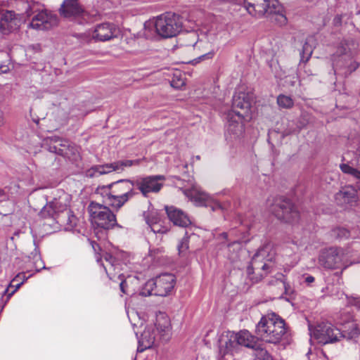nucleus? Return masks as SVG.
Wrapping results in <instances>:
<instances>
[{
	"label": "nucleus",
	"mask_w": 360,
	"mask_h": 360,
	"mask_svg": "<svg viewBox=\"0 0 360 360\" xmlns=\"http://www.w3.org/2000/svg\"><path fill=\"white\" fill-rule=\"evenodd\" d=\"M256 334L266 342L278 344L288 338V329L284 319L271 312L261 318L256 326Z\"/></svg>",
	"instance_id": "1"
},
{
	"label": "nucleus",
	"mask_w": 360,
	"mask_h": 360,
	"mask_svg": "<svg viewBox=\"0 0 360 360\" xmlns=\"http://www.w3.org/2000/svg\"><path fill=\"white\" fill-rule=\"evenodd\" d=\"M248 13L253 17L266 15L279 25L287 22L284 9L277 0H237Z\"/></svg>",
	"instance_id": "2"
},
{
	"label": "nucleus",
	"mask_w": 360,
	"mask_h": 360,
	"mask_svg": "<svg viewBox=\"0 0 360 360\" xmlns=\"http://www.w3.org/2000/svg\"><path fill=\"white\" fill-rule=\"evenodd\" d=\"M146 30L154 27L158 35L162 38L176 36L182 30L179 17L174 13H166L144 24Z\"/></svg>",
	"instance_id": "3"
},
{
	"label": "nucleus",
	"mask_w": 360,
	"mask_h": 360,
	"mask_svg": "<svg viewBox=\"0 0 360 360\" xmlns=\"http://www.w3.org/2000/svg\"><path fill=\"white\" fill-rule=\"evenodd\" d=\"M357 43L353 40H347L341 43L333 55V66L336 68L345 67L348 73L356 70L359 63L354 60V58L357 54Z\"/></svg>",
	"instance_id": "4"
},
{
	"label": "nucleus",
	"mask_w": 360,
	"mask_h": 360,
	"mask_svg": "<svg viewBox=\"0 0 360 360\" xmlns=\"http://www.w3.org/2000/svg\"><path fill=\"white\" fill-rule=\"evenodd\" d=\"M88 210L91 221L96 226L110 229L117 224L115 215L108 207L92 202L89 205Z\"/></svg>",
	"instance_id": "5"
},
{
	"label": "nucleus",
	"mask_w": 360,
	"mask_h": 360,
	"mask_svg": "<svg viewBox=\"0 0 360 360\" xmlns=\"http://www.w3.org/2000/svg\"><path fill=\"white\" fill-rule=\"evenodd\" d=\"M253 94L249 91L238 90L233 97V109L229 112H234V115L238 120L243 118L245 122L252 119Z\"/></svg>",
	"instance_id": "6"
},
{
	"label": "nucleus",
	"mask_w": 360,
	"mask_h": 360,
	"mask_svg": "<svg viewBox=\"0 0 360 360\" xmlns=\"http://www.w3.org/2000/svg\"><path fill=\"white\" fill-rule=\"evenodd\" d=\"M310 335L323 345L338 342L342 336L340 329L330 323H322L314 328H310Z\"/></svg>",
	"instance_id": "7"
},
{
	"label": "nucleus",
	"mask_w": 360,
	"mask_h": 360,
	"mask_svg": "<svg viewBox=\"0 0 360 360\" xmlns=\"http://www.w3.org/2000/svg\"><path fill=\"white\" fill-rule=\"evenodd\" d=\"M275 257V248L271 243L267 242L254 255L252 259L251 268L267 272L272 267V262Z\"/></svg>",
	"instance_id": "8"
},
{
	"label": "nucleus",
	"mask_w": 360,
	"mask_h": 360,
	"mask_svg": "<svg viewBox=\"0 0 360 360\" xmlns=\"http://www.w3.org/2000/svg\"><path fill=\"white\" fill-rule=\"evenodd\" d=\"M270 211L278 219L285 223L297 221L300 216L296 207L290 200L281 198L276 200Z\"/></svg>",
	"instance_id": "9"
},
{
	"label": "nucleus",
	"mask_w": 360,
	"mask_h": 360,
	"mask_svg": "<svg viewBox=\"0 0 360 360\" xmlns=\"http://www.w3.org/2000/svg\"><path fill=\"white\" fill-rule=\"evenodd\" d=\"M184 193L196 206L210 207L213 211L221 208V205L218 201L215 200L212 196L202 191L196 184H191L190 188L184 190Z\"/></svg>",
	"instance_id": "10"
},
{
	"label": "nucleus",
	"mask_w": 360,
	"mask_h": 360,
	"mask_svg": "<svg viewBox=\"0 0 360 360\" xmlns=\"http://www.w3.org/2000/svg\"><path fill=\"white\" fill-rule=\"evenodd\" d=\"M219 342L221 347L231 351L236 342L246 347L253 348L255 345V338L248 330H241L236 334L223 335Z\"/></svg>",
	"instance_id": "11"
},
{
	"label": "nucleus",
	"mask_w": 360,
	"mask_h": 360,
	"mask_svg": "<svg viewBox=\"0 0 360 360\" xmlns=\"http://www.w3.org/2000/svg\"><path fill=\"white\" fill-rule=\"evenodd\" d=\"M119 33V29L114 24L105 22L97 25L85 35L89 40L105 41L117 37Z\"/></svg>",
	"instance_id": "12"
},
{
	"label": "nucleus",
	"mask_w": 360,
	"mask_h": 360,
	"mask_svg": "<svg viewBox=\"0 0 360 360\" xmlns=\"http://www.w3.org/2000/svg\"><path fill=\"white\" fill-rule=\"evenodd\" d=\"M58 24V18L56 14L47 10H42L32 18L28 27L36 30H49Z\"/></svg>",
	"instance_id": "13"
},
{
	"label": "nucleus",
	"mask_w": 360,
	"mask_h": 360,
	"mask_svg": "<svg viewBox=\"0 0 360 360\" xmlns=\"http://www.w3.org/2000/svg\"><path fill=\"white\" fill-rule=\"evenodd\" d=\"M176 279L172 274H164L156 277L154 281H149L146 286L152 288L155 286V294L158 296H167L173 290Z\"/></svg>",
	"instance_id": "14"
},
{
	"label": "nucleus",
	"mask_w": 360,
	"mask_h": 360,
	"mask_svg": "<svg viewBox=\"0 0 360 360\" xmlns=\"http://www.w3.org/2000/svg\"><path fill=\"white\" fill-rule=\"evenodd\" d=\"M344 252L342 249L330 248L323 251L319 260L321 265L327 269H339L344 265Z\"/></svg>",
	"instance_id": "15"
},
{
	"label": "nucleus",
	"mask_w": 360,
	"mask_h": 360,
	"mask_svg": "<svg viewBox=\"0 0 360 360\" xmlns=\"http://www.w3.org/2000/svg\"><path fill=\"white\" fill-rule=\"evenodd\" d=\"M227 123L226 125L225 137L229 142H233L240 139L244 133V124L243 118L238 120L234 112H229L226 115Z\"/></svg>",
	"instance_id": "16"
},
{
	"label": "nucleus",
	"mask_w": 360,
	"mask_h": 360,
	"mask_svg": "<svg viewBox=\"0 0 360 360\" xmlns=\"http://www.w3.org/2000/svg\"><path fill=\"white\" fill-rule=\"evenodd\" d=\"M70 197L68 194L63 193L58 199L55 198L47 203L41 210V214L44 217H53L54 214L63 212L70 206Z\"/></svg>",
	"instance_id": "17"
},
{
	"label": "nucleus",
	"mask_w": 360,
	"mask_h": 360,
	"mask_svg": "<svg viewBox=\"0 0 360 360\" xmlns=\"http://www.w3.org/2000/svg\"><path fill=\"white\" fill-rule=\"evenodd\" d=\"M165 178L163 176H150L137 181V186L144 196L150 193H158L163 186Z\"/></svg>",
	"instance_id": "18"
},
{
	"label": "nucleus",
	"mask_w": 360,
	"mask_h": 360,
	"mask_svg": "<svg viewBox=\"0 0 360 360\" xmlns=\"http://www.w3.org/2000/svg\"><path fill=\"white\" fill-rule=\"evenodd\" d=\"M84 13V8L78 0H64L59 8L60 16L70 20L82 16Z\"/></svg>",
	"instance_id": "19"
},
{
	"label": "nucleus",
	"mask_w": 360,
	"mask_h": 360,
	"mask_svg": "<svg viewBox=\"0 0 360 360\" xmlns=\"http://www.w3.org/2000/svg\"><path fill=\"white\" fill-rule=\"evenodd\" d=\"M21 20L14 12L6 11L3 13L0 20V31L4 34H8L20 26Z\"/></svg>",
	"instance_id": "20"
},
{
	"label": "nucleus",
	"mask_w": 360,
	"mask_h": 360,
	"mask_svg": "<svg viewBox=\"0 0 360 360\" xmlns=\"http://www.w3.org/2000/svg\"><path fill=\"white\" fill-rule=\"evenodd\" d=\"M335 200L338 205L346 207L352 205L357 200V191L352 186L342 187L335 195Z\"/></svg>",
	"instance_id": "21"
},
{
	"label": "nucleus",
	"mask_w": 360,
	"mask_h": 360,
	"mask_svg": "<svg viewBox=\"0 0 360 360\" xmlns=\"http://www.w3.org/2000/svg\"><path fill=\"white\" fill-rule=\"evenodd\" d=\"M156 340V334L152 325L147 326L139 340L138 351L142 352L151 348Z\"/></svg>",
	"instance_id": "22"
},
{
	"label": "nucleus",
	"mask_w": 360,
	"mask_h": 360,
	"mask_svg": "<svg viewBox=\"0 0 360 360\" xmlns=\"http://www.w3.org/2000/svg\"><path fill=\"white\" fill-rule=\"evenodd\" d=\"M49 150L63 158H70V156L76 155L75 152L77 151V148L68 141H63L62 143L55 142L53 146H50Z\"/></svg>",
	"instance_id": "23"
},
{
	"label": "nucleus",
	"mask_w": 360,
	"mask_h": 360,
	"mask_svg": "<svg viewBox=\"0 0 360 360\" xmlns=\"http://www.w3.org/2000/svg\"><path fill=\"white\" fill-rule=\"evenodd\" d=\"M167 216L174 225L179 226H187L191 224L188 217L181 210L174 207H166Z\"/></svg>",
	"instance_id": "24"
},
{
	"label": "nucleus",
	"mask_w": 360,
	"mask_h": 360,
	"mask_svg": "<svg viewBox=\"0 0 360 360\" xmlns=\"http://www.w3.org/2000/svg\"><path fill=\"white\" fill-rule=\"evenodd\" d=\"M155 326L161 338L167 336L171 324L169 316L164 312H159L156 314Z\"/></svg>",
	"instance_id": "25"
},
{
	"label": "nucleus",
	"mask_w": 360,
	"mask_h": 360,
	"mask_svg": "<svg viewBox=\"0 0 360 360\" xmlns=\"http://www.w3.org/2000/svg\"><path fill=\"white\" fill-rule=\"evenodd\" d=\"M136 163V161L132 160H121L111 164L99 165L96 167V171L101 174H107L113 171L123 170L125 167H130Z\"/></svg>",
	"instance_id": "26"
},
{
	"label": "nucleus",
	"mask_w": 360,
	"mask_h": 360,
	"mask_svg": "<svg viewBox=\"0 0 360 360\" xmlns=\"http://www.w3.org/2000/svg\"><path fill=\"white\" fill-rule=\"evenodd\" d=\"M108 190L109 188H105V194L103 196V198L104 202L109 206L120 208L128 200L127 195H120V193H114Z\"/></svg>",
	"instance_id": "27"
},
{
	"label": "nucleus",
	"mask_w": 360,
	"mask_h": 360,
	"mask_svg": "<svg viewBox=\"0 0 360 360\" xmlns=\"http://www.w3.org/2000/svg\"><path fill=\"white\" fill-rule=\"evenodd\" d=\"M110 186L111 188V192L114 193H120V195H127V200H129V198L133 195V184L130 181L122 180L116 182Z\"/></svg>",
	"instance_id": "28"
},
{
	"label": "nucleus",
	"mask_w": 360,
	"mask_h": 360,
	"mask_svg": "<svg viewBox=\"0 0 360 360\" xmlns=\"http://www.w3.org/2000/svg\"><path fill=\"white\" fill-rule=\"evenodd\" d=\"M342 338H346L349 340H357L360 338V329L358 324L352 321L348 323L344 328Z\"/></svg>",
	"instance_id": "29"
},
{
	"label": "nucleus",
	"mask_w": 360,
	"mask_h": 360,
	"mask_svg": "<svg viewBox=\"0 0 360 360\" xmlns=\"http://www.w3.org/2000/svg\"><path fill=\"white\" fill-rule=\"evenodd\" d=\"M25 273L18 274L5 290V293H8V297L10 298L21 286V285L27 279Z\"/></svg>",
	"instance_id": "30"
},
{
	"label": "nucleus",
	"mask_w": 360,
	"mask_h": 360,
	"mask_svg": "<svg viewBox=\"0 0 360 360\" xmlns=\"http://www.w3.org/2000/svg\"><path fill=\"white\" fill-rule=\"evenodd\" d=\"M186 84L185 75L176 70L173 73V77L171 80V86L176 89H181Z\"/></svg>",
	"instance_id": "31"
},
{
	"label": "nucleus",
	"mask_w": 360,
	"mask_h": 360,
	"mask_svg": "<svg viewBox=\"0 0 360 360\" xmlns=\"http://www.w3.org/2000/svg\"><path fill=\"white\" fill-rule=\"evenodd\" d=\"M146 223L150 226L151 231L154 233H166L167 231V228L162 226L160 224V217H157L155 216V221H153L150 219V217L148 216L146 218Z\"/></svg>",
	"instance_id": "32"
},
{
	"label": "nucleus",
	"mask_w": 360,
	"mask_h": 360,
	"mask_svg": "<svg viewBox=\"0 0 360 360\" xmlns=\"http://www.w3.org/2000/svg\"><path fill=\"white\" fill-rule=\"evenodd\" d=\"M313 53V47L309 41H307L302 47L300 53V63H306L311 56Z\"/></svg>",
	"instance_id": "33"
},
{
	"label": "nucleus",
	"mask_w": 360,
	"mask_h": 360,
	"mask_svg": "<svg viewBox=\"0 0 360 360\" xmlns=\"http://www.w3.org/2000/svg\"><path fill=\"white\" fill-rule=\"evenodd\" d=\"M277 104L282 108H291L294 105V101L290 96L281 94L277 97Z\"/></svg>",
	"instance_id": "34"
},
{
	"label": "nucleus",
	"mask_w": 360,
	"mask_h": 360,
	"mask_svg": "<svg viewBox=\"0 0 360 360\" xmlns=\"http://www.w3.org/2000/svg\"><path fill=\"white\" fill-rule=\"evenodd\" d=\"M103 257H104V259L105 260V262L107 263H108V266H105L104 264H103L106 273L108 274V271L110 270V269H115L114 266H116L117 264H115V258L110 254V253H108V252H105L103 255Z\"/></svg>",
	"instance_id": "35"
},
{
	"label": "nucleus",
	"mask_w": 360,
	"mask_h": 360,
	"mask_svg": "<svg viewBox=\"0 0 360 360\" xmlns=\"http://www.w3.org/2000/svg\"><path fill=\"white\" fill-rule=\"evenodd\" d=\"M124 277V275L123 274L119 275V278L122 280L120 283V289L123 293H128V290L126 289L128 285V283L132 279L137 281V278L136 276H128L124 280H122V278Z\"/></svg>",
	"instance_id": "36"
},
{
	"label": "nucleus",
	"mask_w": 360,
	"mask_h": 360,
	"mask_svg": "<svg viewBox=\"0 0 360 360\" xmlns=\"http://www.w3.org/2000/svg\"><path fill=\"white\" fill-rule=\"evenodd\" d=\"M255 360H272L271 355L265 349H257Z\"/></svg>",
	"instance_id": "37"
},
{
	"label": "nucleus",
	"mask_w": 360,
	"mask_h": 360,
	"mask_svg": "<svg viewBox=\"0 0 360 360\" xmlns=\"http://www.w3.org/2000/svg\"><path fill=\"white\" fill-rule=\"evenodd\" d=\"M31 141L34 148H38L42 147L44 144L47 143L49 139L41 140L40 136L34 134L32 136Z\"/></svg>",
	"instance_id": "38"
},
{
	"label": "nucleus",
	"mask_w": 360,
	"mask_h": 360,
	"mask_svg": "<svg viewBox=\"0 0 360 360\" xmlns=\"http://www.w3.org/2000/svg\"><path fill=\"white\" fill-rule=\"evenodd\" d=\"M188 249V240L187 238H184L178 245L179 254H184Z\"/></svg>",
	"instance_id": "39"
},
{
	"label": "nucleus",
	"mask_w": 360,
	"mask_h": 360,
	"mask_svg": "<svg viewBox=\"0 0 360 360\" xmlns=\"http://www.w3.org/2000/svg\"><path fill=\"white\" fill-rule=\"evenodd\" d=\"M340 167L342 172H344L345 174H349L351 176H352L354 172L356 170V169L353 168L352 167L347 164H341L340 165Z\"/></svg>",
	"instance_id": "40"
},
{
	"label": "nucleus",
	"mask_w": 360,
	"mask_h": 360,
	"mask_svg": "<svg viewBox=\"0 0 360 360\" xmlns=\"http://www.w3.org/2000/svg\"><path fill=\"white\" fill-rule=\"evenodd\" d=\"M35 263H34V268L37 271H39V270L44 268V265L43 262L41 261L39 255H35Z\"/></svg>",
	"instance_id": "41"
},
{
	"label": "nucleus",
	"mask_w": 360,
	"mask_h": 360,
	"mask_svg": "<svg viewBox=\"0 0 360 360\" xmlns=\"http://www.w3.org/2000/svg\"><path fill=\"white\" fill-rule=\"evenodd\" d=\"M9 200L8 194L2 188H0V202Z\"/></svg>",
	"instance_id": "42"
},
{
	"label": "nucleus",
	"mask_w": 360,
	"mask_h": 360,
	"mask_svg": "<svg viewBox=\"0 0 360 360\" xmlns=\"http://www.w3.org/2000/svg\"><path fill=\"white\" fill-rule=\"evenodd\" d=\"M148 216L153 221H155V216L157 217H159L158 212H153V211H148L146 214H145L146 219L147 218Z\"/></svg>",
	"instance_id": "43"
},
{
	"label": "nucleus",
	"mask_w": 360,
	"mask_h": 360,
	"mask_svg": "<svg viewBox=\"0 0 360 360\" xmlns=\"http://www.w3.org/2000/svg\"><path fill=\"white\" fill-rule=\"evenodd\" d=\"M214 54V51H210L206 54L202 55L200 58L202 59H209L212 58Z\"/></svg>",
	"instance_id": "44"
},
{
	"label": "nucleus",
	"mask_w": 360,
	"mask_h": 360,
	"mask_svg": "<svg viewBox=\"0 0 360 360\" xmlns=\"http://www.w3.org/2000/svg\"><path fill=\"white\" fill-rule=\"evenodd\" d=\"M9 71V68L5 65H0V74L6 73Z\"/></svg>",
	"instance_id": "45"
},
{
	"label": "nucleus",
	"mask_w": 360,
	"mask_h": 360,
	"mask_svg": "<svg viewBox=\"0 0 360 360\" xmlns=\"http://www.w3.org/2000/svg\"><path fill=\"white\" fill-rule=\"evenodd\" d=\"M352 176L354 178V179L356 180L357 182L360 183V171L356 169L353 174Z\"/></svg>",
	"instance_id": "46"
},
{
	"label": "nucleus",
	"mask_w": 360,
	"mask_h": 360,
	"mask_svg": "<svg viewBox=\"0 0 360 360\" xmlns=\"http://www.w3.org/2000/svg\"><path fill=\"white\" fill-rule=\"evenodd\" d=\"M305 281L308 283H313L314 281V278L311 276H309L305 278Z\"/></svg>",
	"instance_id": "47"
},
{
	"label": "nucleus",
	"mask_w": 360,
	"mask_h": 360,
	"mask_svg": "<svg viewBox=\"0 0 360 360\" xmlns=\"http://www.w3.org/2000/svg\"><path fill=\"white\" fill-rule=\"evenodd\" d=\"M91 245L95 252H96L97 250H100L99 245L96 244L95 242H91Z\"/></svg>",
	"instance_id": "48"
},
{
	"label": "nucleus",
	"mask_w": 360,
	"mask_h": 360,
	"mask_svg": "<svg viewBox=\"0 0 360 360\" xmlns=\"http://www.w3.org/2000/svg\"><path fill=\"white\" fill-rule=\"evenodd\" d=\"M339 231H340V232L342 233V236L348 237L349 233H348V231L347 230H345V229H340Z\"/></svg>",
	"instance_id": "49"
},
{
	"label": "nucleus",
	"mask_w": 360,
	"mask_h": 360,
	"mask_svg": "<svg viewBox=\"0 0 360 360\" xmlns=\"http://www.w3.org/2000/svg\"><path fill=\"white\" fill-rule=\"evenodd\" d=\"M30 4L28 3H27L26 13H27V15H30Z\"/></svg>",
	"instance_id": "50"
},
{
	"label": "nucleus",
	"mask_w": 360,
	"mask_h": 360,
	"mask_svg": "<svg viewBox=\"0 0 360 360\" xmlns=\"http://www.w3.org/2000/svg\"><path fill=\"white\" fill-rule=\"evenodd\" d=\"M181 169L180 171H181L183 173H186L185 169L187 167L186 165L182 164Z\"/></svg>",
	"instance_id": "51"
},
{
	"label": "nucleus",
	"mask_w": 360,
	"mask_h": 360,
	"mask_svg": "<svg viewBox=\"0 0 360 360\" xmlns=\"http://www.w3.org/2000/svg\"><path fill=\"white\" fill-rule=\"evenodd\" d=\"M96 260L98 262H99L101 260V258L99 257V253H96Z\"/></svg>",
	"instance_id": "52"
},
{
	"label": "nucleus",
	"mask_w": 360,
	"mask_h": 360,
	"mask_svg": "<svg viewBox=\"0 0 360 360\" xmlns=\"http://www.w3.org/2000/svg\"><path fill=\"white\" fill-rule=\"evenodd\" d=\"M189 37H192L193 39H195V33H191V34H189Z\"/></svg>",
	"instance_id": "53"
},
{
	"label": "nucleus",
	"mask_w": 360,
	"mask_h": 360,
	"mask_svg": "<svg viewBox=\"0 0 360 360\" xmlns=\"http://www.w3.org/2000/svg\"><path fill=\"white\" fill-rule=\"evenodd\" d=\"M199 44H200V42L196 41L193 44H192V46H193L194 47L200 46Z\"/></svg>",
	"instance_id": "54"
},
{
	"label": "nucleus",
	"mask_w": 360,
	"mask_h": 360,
	"mask_svg": "<svg viewBox=\"0 0 360 360\" xmlns=\"http://www.w3.org/2000/svg\"><path fill=\"white\" fill-rule=\"evenodd\" d=\"M221 236H223L224 238H227V233H221Z\"/></svg>",
	"instance_id": "55"
},
{
	"label": "nucleus",
	"mask_w": 360,
	"mask_h": 360,
	"mask_svg": "<svg viewBox=\"0 0 360 360\" xmlns=\"http://www.w3.org/2000/svg\"><path fill=\"white\" fill-rule=\"evenodd\" d=\"M235 244H236V245H240L238 241H236V242H234V243H232V245H235ZM231 244H229V246H231Z\"/></svg>",
	"instance_id": "56"
},
{
	"label": "nucleus",
	"mask_w": 360,
	"mask_h": 360,
	"mask_svg": "<svg viewBox=\"0 0 360 360\" xmlns=\"http://www.w3.org/2000/svg\"><path fill=\"white\" fill-rule=\"evenodd\" d=\"M142 294H143V295H144L145 296H146V295H150V294H151V292L148 291V293L142 292Z\"/></svg>",
	"instance_id": "57"
},
{
	"label": "nucleus",
	"mask_w": 360,
	"mask_h": 360,
	"mask_svg": "<svg viewBox=\"0 0 360 360\" xmlns=\"http://www.w3.org/2000/svg\"><path fill=\"white\" fill-rule=\"evenodd\" d=\"M23 277L18 278V283L22 281Z\"/></svg>",
	"instance_id": "58"
},
{
	"label": "nucleus",
	"mask_w": 360,
	"mask_h": 360,
	"mask_svg": "<svg viewBox=\"0 0 360 360\" xmlns=\"http://www.w3.org/2000/svg\"><path fill=\"white\" fill-rule=\"evenodd\" d=\"M120 254L122 255V256H124V255H127V253H124V252H120Z\"/></svg>",
	"instance_id": "59"
}]
</instances>
